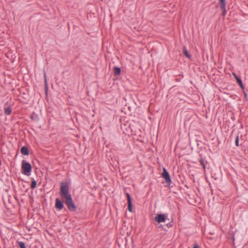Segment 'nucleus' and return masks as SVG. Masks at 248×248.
<instances>
[{
    "mask_svg": "<svg viewBox=\"0 0 248 248\" xmlns=\"http://www.w3.org/2000/svg\"><path fill=\"white\" fill-rule=\"evenodd\" d=\"M22 173L27 176H30L31 171V166L29 163L23 160L21 165Z\"/></svg>",
    "mask_w": 248,
    "mask_h": 248,
    "instance_id": "obj_1",
    "label": "nucleus"
},
{
    "mask_svg": "<svg viewBox=\"0 0 248 248\" xmlns=\"http://www.w3.org/2000/svg\"><path fill=\"white\" fill-rule=\"evenodd\" d=\"M60 193L63 198H65L71 196L69 193V186L66 183L62 182L61 184Z\"/></svg>",
    "mask_w": 248,
    "mask_h": 248,
    "instance_id": "obj_2",
    "label": "nucleus"
},
{
    "mask_svg": "<svg viewBox=\"0 0 248 248\" xmlns=\"http://www.w3.org/2000/svg\"><path fill=\"white\" fill-rule=\"evenodd\" d=\"M64 200L65 203L67 206L68 209L71 211H75L76 209V207L74 203L71 196L64 198Z\"/></svg>",
    "mask_w": 248,
    "mask_h": 248,
    "instance_id": "obj_3",
    "label": "nucleus"
},
{
    "mask_svg": "<svg viewBox=\"0 0 248 248\" xmlns=\"http://www.w3.org/2000/svg\"><path fill=\"white\" fill-rule=\"evenodd\" d=\"M162 176L163 178H164L166 182L168 183H171V179L170 176V175L166 170L165 168L163 169V172L162 173Z\"/></svg>",
    "mask_w": 248,
    "mask_h": 248,
    "instance_id": "obj_4",
    "label": "nucleus"
},
{
    "mask_svg": "<svg viewBox=\"0 0 248 248\" xmlns=\"http://www.w3.org/2000/svg\"><path fill=\"white\" fill-rule=\"evenodd\" d=\"M167 217L164 214L157 215L155 218V221L160 223L161 222H164L166 220Z\"/></svg>",
    "mask_w": 248,
    "mask_h": 248,
    "instance_id": "obj_5",
    "label": "nucleus"
},
{
    "mask_svg": "<svg viewBox=\"0 0 248 248\" xmlns=\"http://www.w3.org/2000/svg\"><path fill=\"white\" fill-rule=\"evenodd\" d=\"M56 207L59 210H61L63 207V203L60 201L59 199L56 200Z\"/></svg>",
    "mask_w": 248,
    "mask_h": 248,
    "instance_id": "obj_6",
    "label": "nucleus"
},
{
    "mask_svg": "<svg viewBox=\"0 0 248 248\" xmlns=\"http://www.w3.org/2000/svg\"><path fill=\"white\" fill-rule=\"evenodd\" d=\"M21 153L22 154L24 155H28L29 154V152L28 149L26 146H23L21 148Z\"/></svg>",
    "mask_w": 248,
    "mask_h": 248,
    "instance_id": "obj_7",
    "label": "nucleus"
},
{
    "mask_svg": "<svg viewBox=\"0 0 248 248\" xmlns=\"http://www.w3.org/2000/svg\"><path fill=\"white\" fill-rule=\"evenodd\" d=\"M183 53L185 55V56L187 57V58L188 59H190V57H191V56L190 55H189L188 54V52L186 48V47L185 46H184L183 47Z\"/></svg>",
    "mask_w": 248,
    "mask_h": 248,
    "instance_id": "obj_8",
    "label": "nucleus"
},
{
    "mask_svg": "<svg viewBox=\"0 0 248 248\" xmlns=\"http://www.w3.org/2000/svg\"><path fill=\"white\" fill-rule=\"evenodd\" d=\"M12 109L10 107H8L4 108V112L7 115H9L11 113Z\"/></svg>",
    "mask_w": 248,
    "mask_h": 248,
    "instance_id": "obj_9",
    "label": "nucleus"
},
{
    "mask_svg": "<svg viewBox=\"0 0 248 248\" xmlns=\"http://www.w3.org/2000/svg\"><path fill=\"white\" fill-rule=\"evenodd\" d=\"M236 80H237V83L239 84V85L240 86V87L242 89H243L244 87H243L242 82V80H241V79L239 78H238V77H236Z\"/></svg>",
    "mask_w": 248,
    "mask_h": 248,
    "instance_id": "obj_10",
    "label": "nucleus"
},
{
    "mask_svg": "<svg viewBox=\"0 0 248 248\" xmlns=\"http://www.w3.org/2000/svg\"><path fill=\"white\" fill-rule=\"evenodd\" d=\"M220 5V7L224 9V7H226V2L225 0H219Z\"/></svg>",
    "mask_w": 248,
    "mask_h": 248,
    "instance_id": "obj_11",
    "label": "nucleus"
},
{
    "mask_svg": "<svg viewBox=\"0 0 248 248\" xmlns=\"http://www.w3.org/2000/svg\"><path fill=\"white\" fill-rule=\"evenodd\" d=\"M121 69L119 67L114 68V74L116 75H119L121 73Z\"/></svg>",
    "mask_w": 248,
    "mask_h": 248,
    "instance_id": "obj_12",
    "label": "nucleus"
},
{
    "mask_svg": "<svg viewBox=\"0 0 248 248\" xmlns=\"http://www.w3.org/2000/svg\"><path fill=\"white\" fill-rule=\"evenodd\" d=\"M36 182L35 180L32 181L31 185V188L34 189V188H35L36 186Z\"/></svg>",
    "mask_w": 248,
    "mask_h": 248,
    "instance_id": "obj_13",
    "label": "nucleus"
},
{
    "mask_svg": "<svg viewBox=\"0 0 248 248\" xmlns=\"http://www.w3.org/2000/svg\"><path fill=\"white\" fill-rule=\"evenodd\" d=\"M128 209L129 212H132V202H128Z\"/></svg>",
    "mask_w": 248,
    "mask_h": 248,
    "instance_id": "obj_14",
    "label": "nucleus"
},
{
    "mask_svg": "<svg viewBox=\"0 0 248 248\" xmlns=\"http://www.w3.org/2000/svg\"><path fill=\"white\" fill-rule=\"evenodd\" d=\"M200 162L201 164L202 165L204 170H205V166L204 165V161H203V159H201L200 160Z\"/></svg>",
    "mask_w": 248,
    "mask_h": 248,
    "instance_id": "obj_15",
    "label": "nucleus"
},
{
    "mask_svg": "<svg viewBox=\"0 0 248 248\" xmlns=\"http://www.w3.org/2000/svg\"><path fill=\"white\" fill-rule=\"evenodd\" d=\"M19 246L20 248H26L24 243L22 242H20L19 243Z\"/></svg>",
    "mask_w": 248,
    "mask_h": 248,
    "instance_id": "obj_16",
    "label": "nucleus"
},
{
    "mask_svg": "<svg viewBox=\"0 0 248 248\" xmlns=\"http://www.w3.org/2000/svg\"><path fill=\"white\" fill-rule=\"evenodd\" d=\"M126 197H127V198L128 202H132L130 196V195L128 193H126Z\"/></svg>",
    "mask_w": 248,
    "mask_h": 248,
    "instance_id": "obj_17",
    "label": "nucleus"
},
{
    "mask_svg": "<svg viewBox=\"0 0 248 248\" xmlns=\"http://www.w3.org/2000/svg\"><path fill=\"white\" fill-rule=\"evenodd\" d=\"M221 10L222 11V15L223 16H225L226 14V7H224V9L223 8H221Z\"/></svg>",
    "mask_w": 248,
    "mask_h": 248,
    "instance_id": "obj_18",
    "label": "nucleus"
},
{
    "mask_svg": "<svg viewBox=\"0 0 248 248\" xmlns=\"http://www.w3.org/2000/svg\"><path fill=\"white\" fill-rule=\"evenodd\" d=\"M44 76L45 82L46 85V74L45 72H44Z\"/></svg>",
    "mask_w": 248,
    "mask_h": 248,
    "instance_id": "obj_19",
    "label": "nucleus"
},
{
    "mask_svg": "<svg viewBox=\"0 0 248 248\" xmlns=\"http://www.w3.org/2000/svg\"><path fill=\"white\" fill-rule=\"evenodd\" d=\"M235 144L237 146L239 145L238 144V137H237L236 140H235Z\"/></svg>",
    "mask_w": 248,
    "mask_h": 248,
    "instance_id": "obj_20",
    "label": "nucleus"
},
{
    "mask_svg": "<svg viewBox=\"0 0 248 248\" xmlns=\"http://www.w3.org/2000/svg\"><path fill=\"white\" fill-rule=\"evenodd\" d=\"M193 248H199V247L198 246V245L197 244H196L194 246V247H193Z\"/></svg>",
    "mask_w": 248,
    "mask_h": 248,
    "instance_id": "obj_21",
    "label": "nucleus"
},
{
    "mask_svg": "<svg viewBox=\"0 0 248 248\" xmlns=\"http://www.w3.org/2000/svg\"><path fill=\"white\" fill-rule=\"evenodd\" d=\"M233 75L234 76V77H235V78H236V77H237V76L235 75V74H234V73H233Z\"/></svg>",
    "mask_w": 248,
    "mask_h": 248,
    "instance_id": "obj_22",
    "label": "nucleus"
},
{
    "mask_svg": "<svg viewBox=\"0 0 248 248\" xmlns=\"http://www.w3.org/2000/svg\"><path fill=\"white\" fill-rule=\"evenodd\" d=\"M101 1H103V0H101Z\"/></svg>",
    "mask_w": 248,
    "mask_h": 248,
    "instance_id": "obj_23",
    "label": "nucleus"
}]
</instances>
